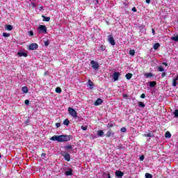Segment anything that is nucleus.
I'll use <instances>...</instances> for the list:
<instances>
[{
  "instance_id": "obj_8",
  "label": "nucleus",
  "mask_w": 178,
  "mask_h": 178,
  "mask_svg": "<svg viewBox=\"0 0 178 178\" xmlns=\"http://www.w3.org/2000/svg\"><path fill=\"white\" fill-rule=\"evenodd\" d=\"M108 41L111 44V45H115V39H113V37L111 36V35H108Z\"/></svg>"
},
{
  "instance_id": "obj_40",
  "label": "nucleus",
  "mask_w": 178,
  "mask_h": 178,
  "mask_svg": "<svg viewBox=\"0 0 178 178\" xmlns=\"http://www.w3.org/2000/svg\"><path fill=\"white\" fill-rule=\"evenodd\" d=\"M118 149H124V147L122 146V145H118L117 146Z\"/></svg>"
},
{
  "instance_id": "obj_56",
  "label": "nucleus",
  "mask_w": 178,
  "mask_h": 178,
  "mask_svg": "<svg viewBox=\"0 0 178 178\" xmlns=\"http://www.w3.org/2000/svg\"><path fill=\"white\" fill-rule=\"evenodd\" d=\"M163 65H165V66H168V63H163Z\"/></svg>"
},
{
  "instance_id": "obj_18",
  "label": "nucleus",
  "mask_w": 178,
  "mask_h": 178,
  "mask_svg": "<svg viewBox=\"0 0 178 178\" xmlns=\"http://www.w3.org/2000/svg\"><path fill=\"white\" fill-rule=\"evenodd\" d=\"M165 138H170L172 137V134L169 131H166L165 134Z\"/></svg>"
},
{
  "instance_id": "obj_44",
  "label": "nucleus",
  "mask_w": 178,
  "mask_h": 178,
  "mask_svg": "<svg viewBox=\"0 0 178 178\" xmlns=\"http://www.w3.org/2000/svg\"><path fill=\"white\" fill-rule=\"evenodd\" d=\"M81 129H82V130H87V126H81Z\"/></svg>"
},
{
  "instance_id": "obj_13",
  "label": "nucleus",
  "mask_w": 178,
  "mask_h": 178,
  "mask_svg": "<svg viewBox=\"0 0 178 178\" xmlns=\"http://www.w3.org/2000/svg\"><path fill=\"white\" fill-rule=\"evenodd\" d=\"M22 91L24 94H27V92H29V88H27V86H24L22 88Z\"/></svg>"
},
{
  "instance_id": "obj_16",
  "label": "nucleus",
  "mask_w": 178,
  "mask_h": 178,
  "mask_svg": "<svg viewBox=\"0 0 178 178\" xmlns=\"http://www.w3.org/2000/svg\"><path fill=\"white\" fill-rule=\"evenodd\" d=\"M125 77L127 80H130V79H131V77H133V74L131 73H128L125 75Z\"/></svg>"
},
{
  "instance_id": "obj_17",
  "label": "nucleus",
  "mask_w": 178,
  "mask_h": 178,
  "mask_svg": "<svg viewBox=\"0 0 178 178\" xmlns=\"http://www.w3.org/2000/svg\"><path fill=\"white\" fill-rule=\"evenodd\" d=\"M143 137H154V134L152 133H148V134H144Z\"/></svg>"
},
{
  "instance_id": "obj_7",
  "label": "nucleus",
  "mask_w": 178,
  "mask_h": 178,
  "mask_svg": "<svg viewBox=\"0 0 178 178\" xmlns=\"http://www.w3.org/2000/svg\"><path fill=\"white\" fill-rule=\"evenodd\" d=\"M112 136H115V133L113 131H112V129H109L106 134V137L109 138V137H112Z\"/></svg>"
},
{
  "instance_id": "obj_23",
  "label": "nucleus",
  "mask_w": 178,
  "mask_h": 178,
  "mask_svg": "<svg viewBox=\"0 0 178 178\" xmlns=\"http://www.w3.org/2000/svg\"><path fill=\"white\" fill-rule=\"evenodd\" d=\"M113 126H115V123L112 122H108V124H107L108 129H111V127H113Z\"/></svg>"
},
{
  "instance_id": "obj_22",
  "label": "nucleus",
  "mask_w": 178,
  "mask_h": 178,
  "mask_svg": "<svg viewBox=\"0 0 178 178\" xmlns=\"http://www.w3.org/2000/svg\"><path fill=\"white\" fill-rule=\"evenodd\" d=\"M145 76L147 79H149V77H152L154 76V74H152V73L149 72V73L145 74Z\"/></svg>"
},
{
  "instance_id": "obj_46",
  "label": "nucleus",
  "mask_w": 178,
  "mask_h": 178,
  "mask_svg": "<svg viewBox=\"0 0 178 178\" xmlns=\"http://www.w3.org/2000/svg\"><path fill=\"white\" fill-rule=\"evenodd\" d=\"M166 76V72H163L161 74V77H165Z\"/></svg>"
},
{
  "instance_id": "obj_1",
  "label": "nucleus",
  "mask_w": 178,
  "mask_h": 178,
  "mask_svg": "<svg viewBox=\"0 0 178 178\" xmlns=\"http://www.w3.org/2000/svg\"><path fill=\"white\" fill-rule=\"evenodd\" d=\"M50 140L51 141H58V143H67L72 140L71 135H60V136H53Z\"/></svg>"
},
{
  "instance_id": "obj_24",
  "label": "nucleus",
  "mask_w": 178,
  "mask_h": 178,
  "mask_svg": "<svg viewBox=\"0 0 178 178\" xmlns=\"http://www.w3.org/2000/svg\"><path fill=\"white\" fill-rule=\"evenodd\" d=\"M155 86H156V81H150L149 82V87L154 88Z\"/></svg>"
},
{
  "instance_id": "obj_39",
  "label": "nucleus",
  "mask_w": 178,
  "mask_h": 178,
  "mask_svg": "<svg viewBox=\"0 0 178 178\" xmlns=\"http://www.w3.org/2000/svg\"><path fill=\"white\" fill-rule=\"evenodd\" d=\"M68 112H76V110H74L72 107H70L68 108Z\"/></svg>"
},
{
  "instance_id": "obj_12",
  "label": "nucleus",
  "mask_w": 178,
  "mask_h": 178,
  "mask_svg": "<svg viewBox=\"0 0 178 178\" xmlns=\"http://www.w3.org/2000/svg\"><path fill=\"white\" fill-rule=\"evenodd\" d=\"M66 176H72L73 175V170L70 168L68 171H65Z\"/></svg>"
},
{
  "instance_id": "obj_27",
  "label": "nucleus",
  "mask_w": 178,
  "mask_h": 178,
  "mask_svg": "<svg viewBox=\"0 0 178 178\" xmlns=\"http://www.w3.org/2000/svg\"><path fill=\"white\" fill-rule=\"evenodd\" d=\"M72 148H73V147H72L71 145H68L67 146H64V149H65V150L72 149Z\"/></svg>"
},
{
  "instance_id": "obj_38",
  "label": "nucleus",
  "mask_w": 178,
  "mask_h": 178,
  "mask_svg": "<svg viewBox=\"0 0 178 178\" xmlns=\"http://www.w3.org/2000/svg\"><path fill=\"white\" fill-rule=\"evenodd\" d=\"M29 124H30V118H29V119H27V120L25 121V124H26V126H29Z\"/></svg>"
},
{
  "instance_id": "obj_3",
  "label": "nucleus",
  "mask_w": 178,
  "mask_h": 178,
  "mask_svg": "<svg viewBox=\"0 0 178 178\" xmlns=\"http://www.w3.org/2000/svg\"><path fill=\"white\" fill-rule=\"evenodd\" d=\"M90 65L94 70H98L99 69V64L94 60L90 61Z\"/></svg>"
},
{
  "instance_id": "obj_28",
  "label": "nucleus",
  "mask_w": 178,
  "mask_h": 178,
  "mask_svg": "<svg viewBox=\"0 0 178 178\" xmlns=\"http://www.w3.org/2000/svg\"><path fill=\"white\" fill-rule=\"evenodd\" d=\"M171 39H172V41H175V42H178V35L171 38Z\"/></svg>"
},
{
  "instance_id": "obj_54",
  "label": "nucleus",
  "mask_w": 178,
  "mask_h": 178,
  "mask_svg": "<svg viewBox=\"0 0 178 178\" xmlns=\"http://www.w3.org/2000/svg\"><path fill=\"white\" fill-rule=\"evenodd\" d=\"M152 34L153 35H155V30H154V29H152Z\"/></svg>"
},
{
  "instance_id": "obj_55",
  "label": "nucleus",
  "mask_w": 178,
  "mask_h": 178,
  "mask_svg": "<svg viewBox=\"0 0 178 178\" xmlns=\"http://www.w3.org/2000/svg\"><path fill=\"white\" fill-rule=\"evenodd\" d=\"M107 177L108 178H112V177H111V174H109V173L107 174Z\"/></svg>"
},
{
  "instance_id": "obj_25",
  "label": "nucleus",
  "mask_w": 178,
  "mask_h": 178,
  "mask_svg": "<svg viewBox=\"0 0 178 178\" xmlns=\"http://www.w3.org/2000/svg\"><path fill=\"white\" fill-rule=\"evenodd\" d=\"M69 123H70V121H69V119H65L63 121V124H65V126H69Z\"/></svg>"
},
{
  "instance_id": "obj_48",
  "label": "nucleus",
  "mask_w": 178,
  "mask_h": 178,
  "mask_svg": "<svg viewBox=\"0 0 178 178\" xmlns=\"http://www.w3.org/2000/svg\"><path fill=\"white\" fill-rule=\"evenodd\" d=\"M140 98H145V94H142L140 96Z\"/></svg>"
},
{
  "instance_id": "obj_37",
  "label": "nucleus",
  "mask_w": 178,
  "mask_h": 178,
  "mask_svg": "<svg viewBox=\"0 0 178 178\" xmlns=\"http://www.w3.org/2000/svg\"><path fill=\"white\" fill-rule=\"evenodd\" d=\"M3 36L6 38L10 36V33H3Z\"/></svg>"
},
{
  "instance_id": "obj_60",
  "label": "nucleus",
  "mask_w": 178,
  "mask_h": 178,
  "mask_svg": "<svg viewBox=\"0 0 178 178\" xmlns=\"http://www.w3.org/2000/svg\"><path fill=\"white\" fill-rule=\"evenodd\" d=\"M40 9H42V7H40Z\"/></svg>"
},
{
  "instance_id": "obj_20",
  "label": "nucleus",
  "mask_w": 178,
  "mask_h": 178,
  "mask_svg": "<svg viewBox=\"0 0 178 178\" xmlns=\"http://www.w3.org/2000/svg\"><path fill=\"white\" fill-rule=\"evenodd\" d=\"M161 47V44L159 43H156L153 45V48L154 49H155L156 51V49H158V48H159Z\"/></svg>"
},
{
  "instance_id": "obj_42",
  "label": "nucleus",
  "mask_w": 178,
  "mask_h": 178,
  "mask_svg": "<svg viewBox=\"0 0 178 178\" xmlns=\"http://www.w3.org/2000/svg\"><path fill=\"white\" fill-rule=\"evenodd\" d=\"M44 42L45 47H48V45H49V42L48 40L44 41Z\"/></svg>"
},
{
  "instance_id": "obj_57",
  "label": "nucleus",
  "mask_w": 178,
  "mask_h": 178,
  "mask_svg": "<svg viewBox=\"0 0 178 178\" xmlns=\"http://www.w3.org/2000/svg\"><path fill=\"white\" fill-rule=\"evenodd\" d=\"M2 158V154H1V153H0V159H1Z\"/></svg>"
},
{
  "instance_id": "obj_32",
  "label": "nucleus",
  "mask_w": 178,
  "mask_h": 178,
  "mask_svg": "<svg viewBox=\"0 0 178 178\" xmlns=\"http://www.w3.org/2000/svg\"><path fill=\"white\" fill-rule=\"evenodd\" d=\"M56 92H57L58 94H60V92H62V89H60V88L59 87L56 88Z\"/></svg>"
},
{
  "instance_id": "obj_52",
  "label": "nucleus",
  "mask_w": 178,
  "mask_h": 178,
  "mask_svg": "<svg viewBox=\"0 0 178 178\" xmlns=\"http://www.w3.org/2000/svg\"><path fill=\"white\" fill-rule=\"evenodd\" d=\"M47 156V154H45V153H42V154H41L42 158V156Z\"/></svg>"
},
{
  "instance_id": "obj_59",
  "label": "nucleus",
  "mask_w": 178,
  "mask_h": 178,
  "mask_svg": "<svg viewBox=\"0 0 178 178\" xmlns=\"http://www.w3.org/2000/svg\"><path fill=\"white\" fill-rule=\"evenodd\" d=\"M40 9H42V7H40Z\"/></svg>"
},
{
  "instance_id": "obj_21",
  "label": "nucleus",
  "mask_w": 178,
  "mask_h": 178,
  "mask_svg": "<svg viewBox=\"0 0 178 178\" xmlns=\"http://www.w3.org/2000/svg\"><path fill=\"white\" fill-rule=\"evenodd\" d=\"M88 86H90V89L92 90L94 88V83L91 81H88Z\"/></svg>"
},
{
  "instance_id": "obj_2",
  "label": "nucleus",
  "mask_w": 178,
  "mask_h": 178,
  "mask_svg": "<svg viewBox=\"0 0 178 178\" xmlns=\"http://www.w3.org/2000/svg\"><path fill=\"white\" fill-rule=\"evenodd\" d=\"M61 156H63L64 159L67 161V162H70V154L67 153V152L62 151L60 152Z\"/></svg>"
},
{
  "instance_id": "obj_45",
  "label": "nucleus",
  "mask_w": 178,
  "mask_h": 178,
  "mask_svg": "<svg viewBox=\"0 0 178 178\" xmlns=\"http://www.w3.org/2000/svg\"><path fill=\"white\" fill-rule=\"evenodd\" d=\"M30 104V101L29 99L25 100V105H29Z\"/></svg>"
},
{
  "instance_id": "obj_41",
  "label": "nucleus",
  "mask_w": 178,
  "mask_h": 178,
  "mask_svg": "<svg viewBox=\"0 0 178 178\" xmlns=\"http://www.w3.org/2000/svg\"><path fill=\"white\" fill-rule=\"evenodd\" d=\"M29 35L31 37H33V35H34V32H33L32 31H29Z\"/></svg>"
},
{
  "instance_id": "obj_35",
  "label": "nucleus",
  "mask_w": 178,
  "mask_h": 178,
  "mask_svg": "<svg viewBox=\"0 0 178 178\" xmlns=\"http://www.w3.org/2000/svg\"><path fill=\"white\" fill-rule=\"evenodd\" d=\"M145 177L146 178H152V175L147 172V173H145Z\"/></svg>"
},
{
  "instance_id": "obj_14",
  "label": "nucleus",
  "mask_w": 178,
  "mask_h": 178,
  "mask_svg": "<svg viewBox=\"0 0 178 178\" xmlns=\"http://www.w3.org/2000/svg\"><path fill=\"white\" fill-rule=\"evenodd\" d=\"M102 104V99H97V101L95 102V106H98V105H101Z\"/></svg>"
},
{
  "instance_id": "obj_10",
  "label": "nucleus",
  "mask_w": 178,
  "mask_h": 178,
  "mask_svg": "<svg viewBox=\"0 0 178 178\" xmlns=\"http://www.w3.org/2000/svg\"><path fill=\"white\" fill-rule=\"evenodd\" d=\"M177 81H178V74L177 75L176 78L173 79L172 87H176V86H177Z\"/></svg>"
},
{
  "instance_id": "obj_33",
  "label": "nucleus",
  "mask_w": 178,
  "mask_h": 178,
  "mask_svg": "<svg viewBox=\"0 0 178 178\" xmlns=\"http://www.w3.org/2000/svg\"><path fill=\"white\" fill-rule=\"evenodd\" d=\"M120 131H122V133H126L127 131V129L123 127L121 128Z\"/></svg>"
},
{
  "instance_id": "obj_29",
  "label": "nucleus",
  "mask_w": 178,
  "mask_h": 178,
  "mask_svg": "<svg viewBox=\"0 0 178 178\" xmlns=\"http://www.w3.org/2000/svg\"><path fill=\"white\" fill-rule=\"evenodd\" d=\"M42 17L44 22H49V20H51V18L49 17H45L43 15Z\"/></svg>"
},
{
  "instance_id": "obj_53",
  "label": "nucleus",
  "mask_w": 178,
  "mask_h": 178,
  "mask_svg": "<svg viewBox=\"0 0 178 178\" xmlns=\"http://www.w3.org/2000/svg\"><path fill=\"white\" fill-rule=\"evenodd\" d=\"M146 3H151V0H146Z\"/></svg>"
},
{
  "instance_id": "obj_49",
  "label": "nucleus",
  "mask_w": 178,
  "mask_h": 178,
  "mask_svg": "<svg viewBox=\"0 0 178 178\" xmlns=\"http://www.w3.org/2000/svg\"><path fill=\"white\" fill-rule=\"evenodd\" d=\"M56 127H59L60 126V123H59V122L56 123Z\"/></svg>"
},
{
  "instance_id": "obj_11",
  "label": "nucleus",
  "mask_w": 178,
  "mask_h": 178,
  "mask_svg": "<svg viewBox=\"0 0 178 178\" xmlns=\"http://www.w3.org/2000/svg\"><path fill=\"white\" fill-rule=\"evenodd\" d=\"M70 115L74 118L75 119H79V115H77V112H70Z\"/></svg>"
},
{
  "instance_id": "obj_58",
  "label": "nucleus",
  "mask_w": 178,
  "mask_h": 178,
  "mask_svg": "<svg viewBox=\"0 0 178 178\" xmlns=\"http://www.w3.org/2000/svg\"><path fill=\"white\" fill-rule=\"evenodd\" d=\"M175 112H178V110H175Z\"/></svg>"
},
{
  "instance_id": "obj_19",
  "label": "nucleus",
  "mask_w": 178,
  "mask_h": 178,
  "mask_svg": "<svg viewBox=\"0 0 178 178\" xmlns=\"http://www.w3.org/2000/svg\"><path fill=\"white\" fill-rule=\"evenodd\" d=\"M6 30L10 31L13 30V26L12 25H7L6 26Z\"/></svg>"
},
{
  "instance_id": "obj_5",
  "label": "nucleus",
  "mask_w": 178,
  "mask_h": 178,
  "mask_svg": "<svg viewBox=\"0 0 178 178\" xmlns=\"http://www.w3.org/2000/svg\"><path fill=\"white\" fill-rule=\"evenodd\" d=\"M120 76V72H114L112 76L114 81H118L119 80Z\"/></svg>"
},
{
  "instance_id": "obj_15",
  "label": "nucleus",
  "mask_w": 178,
  "mask_h": 178,
  "mask_svg": "<svg viewBox=\"0 0 178 178\" xmlns=\"http://www.w3.org/2000/svg\"><path fill=\"white\" fill-rule=\"evenodd\" d=\"M17 55L19 56H24V58H27V54L24 52L19 51L17 53Z\"/></svg>"
},
{
  "instance_id": "obj_9",
  "label": "nucleus",
  "mask_w": 178,
  "mask_h": 178,
  "mask_svg": "<svg viewBox=\"0 0 178 178\" xmlns=\"http://www.w3.org/2000/svg\"><path fill=\"white\" fill-rule=\"evenodd\" d=\"M115 176H116V177H122V176H124V172H123L120 170H116Z\"/></svg>"
},
{
  "instance_id": "obj_36",
  "label": "nucleus",
  "mask_w": 178,
  "mask_h": 178,
  "mask_svg": "<svg viewBox=\"0 0 178 178\" xmlns=\"http://www.w3.org/2000/svg\"><path fill=\"white\" fill-rule=\"evenodd\" d=\"M106 48L105 47V46L104 44H102L99 47L100 51H105Z\"/></svg>"
},
{
  "instance_id": "obj_51",
  "label": "nucleus",
  "mask_w": 178,
  "mask_h": 178,
  "mask_svg": "<svg viewBox=\"0 0 178 178\" xmlns=\"http://www.w3.org/2000/svg\"><path fill=\"white\" fill-rule=\"evenodd\" d=\"M31 6H32V8H35V3H31Z\"/></svg>"
},
{
  "instance_id": "obj_34",
  "label": "nucleus",
  "mask_w": 178,
  "mask_h": 178,
  "mask_svg": "<svg viewBox=\"0 0 178 178\" xmlns=\"http://www.w3.org/2000/svg\"><path fill=\"white\" fill-rule=\"evenodd\" d=\"M157 70L159 72H163L165 70V69H163V67H162L161 66H159L157 67Z\"/></svg>"
},
{
  "instance_id": "obj_30",
  "label": "nucleus",
  "mask_w": 178,
  "mask_h": 178,
  "mask_svg": "<svg viewBox=\"0 0 178 178\" xmlns=\"http://www.w3.org/2000/svg\"><path fill=\"white\" fill-rule=\"evenodd\" d=\"M138 106H139L140 108H144V107L145 106V104H144V103H143V102H139L138 103Z\"/></svg>"
},
{
  "instance_id": "obj_50",
  "label": "nucleus",
  "mask_w": 178,
  "mask_h": 178,
  "mask_svg": "<svg viewBox=\"0 0 178 178\" xmlns=\"http://www.w3.org/2000/svg\"><path fill=\"white\" fill-rule=\"evenodd\" d=\"M140 161H144V156H141L140 157Z\"/></svg>"
},
{
  "instance_id": "obj_47",
  "label": "nucleus",
  "mask_w": 178,
  "mask_h": 178,
  "mask_svg": "<svg viewBox=\"0 0 178 178\" xmlns=\"http://www.w3.org/2000/svg\"><path fill=\"white\" fill-rule=\"evenodd\" d=\"M132 12H137V8H136V7H134L132 8Z\"/></svg>"
},
{
  "instance_id": "obj_6",
  "label": "nucleus",
  "mask_w": 178,
  "mask_h": 178,
  "mask_svg": "<svg viewBox=\"0 0 178 178\" xmlns=\"http://www.w3.org/2000/svg\"><path fill=\"white\" fill-rule=\"evenodd\" d=\"M38 30L40 31V33H47V26H45V25H40L38 27Z\"/></svg>"
},
{
  "instance_id": "obj_43",
  "label": "nucleus",
  "mask_w": 178,
  "mask_h": 178,
  "mask_svg": "<svg viewBox=\"0 0 178 178\" xmlns=\"http://www.w3.org/2000/svg\"><path fill=\"white\" fill-rule=\"evenodd\" d=\"M173 115H174V118H178V112H174Z\"/></svg>"
},
{
  "instance_id": "obj_4",
  "label": "nucleus",
  "mask_w": 178,
  "mask_h": 178,
  "mask_svg": "<svg viewBox=\"0 0 178 178\" xmlns=\"http://www.w3.org/2000/svg\"><path fill=\"white\" fill-rule=\"evenodd\" d=\"M38 48V44L37 43H32L29 45V49L30 51H35Z\"/></svg>"
},
{
  "instance_id": "obj_31",
  "label": "nucleus",
  "mask_w": 178,
  "mask_h": 178,
  "mask_svg": "<svg viewBox=\"0 0 178 178\" xmlns=\"http://www.w3.org/2000/svg\"><path fill=\"white\" fill-rule=\"evenodd\" d=\"M134 54H136V51H134V49H131L129 51V55H131V56H134Z\"/></svg>"
},
{
  "instance_id": "obj_26",
  "label": "nucleus",
  "mask_w": 178,
  "mask_h": 178,
  "mask_svg": "<svg viewBox=\"0 0 178 178\" xmlns=\"http://www.w3.org/2000/svg\"><path fill=\"white\" fill-rule=\"evenodd\" d=\"M97 136H99V137H102V136H104V131L103 130L98 131Z\"/></svg>"
}]
</instances>
